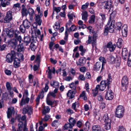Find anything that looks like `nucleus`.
I'll list each match as a JSON object with an SVG mask.
<instances>
[{
	"mask_svg": "<svg viewBox=\"0 0 131 131\" xmlns=\"http://www.w3.org/2000/svg\"><path fill=\"white\" fill-rule=\"evenodd\" d=\"M46 102L47 104L49 105H55L56 104V102L55 101L53 102L50 100L49 99H47Z\"/></svg>",
	"mask_w": 131,
	"mask_h": 131,
	"instance_id": "obj_38",
	"label": "nucleus"
},
{
	"mask_svg": "<svg viewBox=\"0 0 131 131\" xmlns=\"http://www.w3.org/2000/svg\"><path fill=\"white\" fill-rule=\"evenodd\" d=\"M50 109L48 106H44L43 108L42 113L43 114H45L49 112Z\"/></svg>",
	"mask_w": 131,
	"mask_h": 131,
	"instance_id": "obj_32",
	"label": "nucleus"
},
{
	"mask_svg": "<svg viewBox=\"0 0 131 131\" xmlns=\"http://www.w3.org/2000/svg\"><path fill=\"white\" fill-rule=\"evenodd\" d=\"M92 91V94H93V95L94 97L96 96L98 93V89H96V87L95 89L93 90Z\"/></svg>",
	"mask_w": 131,
	"mask_h": 131,
	"instance_id": "obj_50",
	"label": "nucleus"
},
{
	"mask_svg": "<svg viewBox=\"0 0 131 131\" xmlns=\"http://www.w3.org/2000/svg\"><path fill=\"white\" fill-rule=\"evenodd\" d=\"M68 121L69 123L73 127L74 126L76 123V120L74 118L71 117H69Z\"/></svg>",
	"mask_w": 131,
	"mask_h": 131,
	"instance_id": "obj_25",
	"label": "nucleus"
},
{
	"mask_svg": "<svg viewBox=\"0 0 131 131\" xmlns=\"http://www.w3.org/2000/svg\"><path fill=\"white\" fill-rule=\"evenodd\" d=\"M13 7L14 8H17L19 10L20 7V4L19 3H18L15 4L13 6Z\"/></svg>",
	"mask_w": 131,
	"mask_h": 131,
	"instance_id": "obj_62",
	"label": "nucleus"
},
{
	"mask_svg": "<svg viewBox=\"0 0 131 131\" xmlns=\"http://www.w3.org/2000/svg\"><path fill=\"white\" fill-rule=\"evenodd\" d=\"M97 36V35L93 34L92 42V46L93 48H94L95 45L96 44V37Z\"/></svg>",
	"mask_w": 131,
	"mask_h": 131,
	"instance_id": "obj_30",
	"label": "nucleus"
},
{
	"mask_svg": "<svg viewBox=\"0 0 131 131\" xmlns=\"http://www.w3.org/2000/svg\"><path fill=\"white\" fill-rule=\"evenodd\" d=\"M42 16H40L39 15H37V14H35L34 19L35 21L40 26L41 25L42 20L41 19Z\"/></svg>",
	"mask_w": 131,
	"mask_h": 131,
	"instance_id": "obj_13",
	"label": "nucleus"
},
{
	"mask_svg": "<svg viewBox=\"0 0 131 131\" xmlns=\"http://www.w3.org/2000/svg\"><path fill=\"white\" fill-rule=\"evenodd\" d=\"M92 129V131H101L102 130L101 127L99 125L93 126Z\"/></svg>",
	"mask_w": 131,
	"mask_h": 131,
	"instance_id": "obj_29",
	"label": "nucleus"
},
{
	"mask_svg": "<svg viewBox=\"0 0 131 131\" xmlns=\"http://www.w3.org/2000/svg\"><path fill=\"white\" fill-rule=\"evenodd\" d=\"M31 39L30 36H27L24 37L23 42L26 46H27L30 42Z\"/></svg>",
	"mask_w": 131,
	"mask_h": 131,
	"instance_id": "obj_19",
	"label": "nucleus"
},
{
	"mask_svg": "<svg viewBox=\"0 0 131 131\" xmlns=\"http://www.w3.org/2000/svg\"><path fill=\"white\" fill-rule=\"evenodd\" d=\"M76 91H72L71 90H69L68 91L67 93V96L69 97V98H73L74 97V95Z\"/></svg>",
	"mask_w": 131,
	"mask_h": 131,
	"instance_id": "obj_20",
	"label": "nucleus"
},
{
	"mask_svg": "<svg viewBox=\"0 0 131 131\" xmlns=\"http://www.w3.org/2000/svg\"><path fill=\"white\" fill-rule=\"evenodd\" d=\"M124 112L125 109L123 106H118L115 110L116 116L119 118H122L124 116Z\"/></svg>",
	"mask_w": 131,
	"mask_h": 131,
	"instance_id": "obj_4",
	"label": "nucleus"
},
{
	"mask_svg": "<svg viewBox=\"0 0 131 131\" xmlns=\"http://www.w3.org/2000/svg\"><path fill=\"white\" fill-rule=\"evenodd\" d=\"M28 93L27 90H25L23 93V97L22 98H29L28 97Z\"/></svg>",
	"mask_w": 131,
	"mask_h": 131,
	"instance_id": "obj_48",
	"label": "nucleus"
},
{
	"mask_svg": "<svg viewBox=\"0 0 131 131\" xmlns=\"http://www.w3.org/2000/svg\"><path fill=\"white\" fill-rule=\"evenodd\" d=\"M80 97H82L83 98H87L85 95V91H83L82 93L80 95Z\"/></svg>",
	"mask_w": 131,
	"mask_h": 131,
	"instance_id": "obj_60",
	"label": "nucleus"
},
{
	"mask_svg": "<svg viewBox=\"0 0 131 131\" xmlns=\"http://www.w3.org/2000/svg\"><path fill=\"white\" fill-rule=\"evenodd\" d=\"M118 130V131H126L124 127L122 126H119Z\"/></svg>",
	"mask_w": 131,
	"mask_h": 131,
	"instance_id": "obj_64",
	"label": "nucleus"
},
{
	"mask_svg": "<svg viewBox=\"0 0 131 131\" xmlns=\"http://www.w3.org/2000/svg\"><path fill=\"white\" fill-rule=\"evenodd\" d=\"M23 44L21 43L18 46L17 51L18 52L23 51L24 50V48L23 46Z\"/></svg>",
	"mask_w": 131,
	"mask_h": 131,
	"instance_id": "obj_31",
	"label": "nucleus"
},
{
	"mask_svg": "<svg viewBox=\"0 0 131 131\" xmlns=\"http://www.w3.org/2000/svg\"><path fill=\"white\" fill-rule=\"evenodd\" d=\"M116 29L119 30H120L121 29V27L122 25V24L121 22H118L116 23Z\"/></svg>",
	"mask_w": 131,
	"mask_h": 131,
	"instance_id": "obj_45",
	"label": "nucleus"
},
{
	"mask_svg": "<svg viewBox=\"0 0 131 131\" xmlns=\"http://www.w3.org/2000/svg\"><path fill=\"white\" fill-rule=\"evenodd\" d=\"M95 16L94 15H92L89 21V23L90 24L93 23L95 21Z\"/></svg>",
	"mask_w": 131,
	"mask_h": 131,
	"instance_id": "obj_53",
	"label": "nucleus"
},
{
	"mask_svg": "<svg viewBox=\"0 0 131 131\" xmlns=\"http://www.w3.org/2000/svg\"><path fill=\"white\" fill-rule=\"evenodd\" d=\"M20 30L23 33H24L26 29H27L23 26V25H20Z\"/></svg>",
	"mask_w": 131,
	"mask_h": 131,
	"instance_id": "obj_57",
	"label": "nucleus"
},
{
	"mask_svg": "<svg viewBox=\"0 0 131 131\" xmlns=\"http://www.w3.org/2000/svg\"><path fill=\"white\" fill-rule=\"evenodd\" d=\"M113 93L111 90H108L106 92L105 97L106 98H113Z\"/></svg>",
	"mask_w": 131,
	"mask_h": 131,
	"instance_id": "obj_22",
	"label": "nucleus"
},
{
	"mask_svg": "<svg viewBox=\"0 0 131 131\" xmlns=\"http://www.w3.org/2000/svg\"><path fill=\"white\" fill-rule=\"evenodd\" d=\"M23 24L25 28L27 29H28L31 25L30 22L27 19H26L23 21Z\"/></svg>",
	"mask_w": 131,
	"mask_h": 131,
	"instance_id": "obj_21",
	"label": "nucleus"
},
{
	"mask_svg": "<svg viewBox=\"0 0 131 131\" xmlns=\"http://www.w3.org/2000/svg\"><path fill=\"white\" fill-rule=\"evenodd\" d=\"M15 39L17 41V42L18 41H19V45H20L21 43V41L22 40V38L21 36L20 35L19 36H18L16 37H15Z\"/></svg>",
	"mask_w": 131,
	"mask_h": 131,
	"instance_id": "obj_58",
	"label": "nucleus"
},
{
	"mask_svg": "<svg viewBox=\"0 0 131 131\" xmlns=\"http://www.w3.org/2000/svg\"><path fill=\"white\" fill-rule=\"evenodd\" d=\"M129 8L128 7H126L124 9L123 14L124 16L127 17L128 15Z\"/></svg>",
	"mask_w": 131,
	"mask_h": 131,
	"instance_id": "obj_47",
	"label": "nucleus"
},
{
	"mask_svg": "<svg viewBox=\"0 0 131 131\" xmlns=\"http://www.w3.org/2000/svg\"><path fill=\"white\" fill-rule=\"evenodd\" d=\"M76 28V27L74 25H72L69 29H67V31L70 32L71 31H74Z\"/></svg>",
	"mask_w": 131,
	"mask_h": 131,
	"instance_id": "obj_55",
	"label": "nucleus"
},
{
	"mask_svg": "<svg viewBox=\"0 0 131 131\" xmlns=\"http://www.w3.org/2000/svg\"><path fill=\"white\" fill-rule=\"evenodd\" d=\"M23 113L25 114H27L28 115H31L32 113V109L31 107L27 106L23 108Z\"/></svg>",
	"mask_w": 131,
	"mask_h": 131,
	"instance_id": "obj_11",
	"label": "nucleus"
},
{
	"mask_svg": "<svg viewBox=\"0 0 131 131\" xmlns=\"http://www.w3.org/2000/svg\"><path fill=\"white\" fill-rule=\"evenodd\" d=\"M110 12L111 13H110L109 19L107 24L105 26L104 30V35L105 36L107 35L108 32L111 33L113 32L115 29V20H113L111 21V19L112 18H113L115 17L117 13L116 10V9L114 10H113L112 12L111 11Z\"/></svg>",
	"mask_w": 131,
	"mask_h": 131,
	"instance_id": "obj_1",
	"label": "nucleus"
},
{
	"mask_svg": "<svg viewBox=\"0 0 131 131\" xmlns=\"http://www.w3.org/2000/svg\"><path fill=\"white\" fill-rule=\"evenodd\" d=\"M36 10L38 13V14H37V15H39L40 16H42L43 12L41 10L40 7L39 6L37 7Z\"/></svg>",
	"mask_w": 131,
	"mask_h": 131,
	"instance_id": "obj_46",
	"label": "nucleus"
},
{
	"mask_svg": "<svg viewBox=\"0 0 131 131\" xmlns=\"http://www.w3.org/2000/svg\"><path fill=\"white\" fill-rule=\"evenodd\" d=\"M86 62V59L84 57L80 58L79 60V63L77 62L76 63L77 65L83 66L84 65Z\"/></svg>",
	"mask_w": 131,
	"mask_h": 131,
	"instance_id": "obj_16",
	"label": "nucleus"
},
{
	"mask_svg": "<svg viewBox=\"0 0 131 131\" xmlns=\"http://www.w3.org/2000/svg\"><path fill=\"white\" fill-rule=\"evenodd\" d=\"M29 15L30 19L32 20L33 19V15L35 14L34 9L31 8H30L28 9V14Z\"/></svg>",
	"mask_w": 131,
	"mask_h": 131,
	"instance_id": "obj_15",
	"label": "nucleus"
},
{
	"mask_svg": "<svg viewBox=\"0 0 131 131\" xmlns=\"http://www.w3.org/2000/svg\"><path fill=\"white\" fill-rule=\"evenodd\" d=\"M78 79L82 81H84L85 80V78L83 75L82 74H80L79 75Z\"/></svg>",
	"mask_w": 131,
	"mask_h": 131,
	"instance_id": "obj_63",
	"label": "nucleus"
},
{
	"mask_svg": "<svg viewBox=\"0 0 131 131\" xmlns=\"http://www.w3.org/2000/svg\"><path fill=\"white\" fill-rule=\"evenodd\" d=\"M69 87L71 89L73 90L74 91H76V86L75 85L74 82H73L69 84Z\"/></svg>",
	"mask_w": 131,
	"mask_h": 131,
	"instance_id": "obj_52",
	"label": "nucleus"
},
{
	"mask_svg": "<svg viewBox=\"0 0 131 131\" xmlns=\"http://www.w3.org/2000/svg\"><path fill=\"white\" fill-rule=\"evenodd\" d=\"M89 5V4L87 2L85 4L82 5L81 7V9L83 10H86L88 7Z\"/></svg>",
	"mask_w": 131,
	"mask_h": 131,
	"instance_id": "obj_56",
	"label": "nucleus"
},
{
	"mask_svg": "<svg viewBox=\"0 0 131 131\" xmlns=\"http://www.w3.org/2000/svg\"><path fill=\"white\" fill-rule=\"evenodd\" d=\"M92 39L91 36H89L88 37V40L86 41L88 44H90L92 42Z\"/></svg>",
	"mask_w": 131,
	"mask_h": 131,
	"instance_id": "obj_61",
	"label": "nucleus"
},
{
	"mask_svg": "<svg viewBox=\"0 0 131 131\" xmlns=\"http://www.w3.org/2000/svg\"><path fill=\"white\" fill-rule=\"evenodd\" d=\"M101 63L100 62H96L94 65L93 70L95 71H97L100 70L101 67Z\"/></svg>",
	"mask_w": 131,
	"mask_h": 131,
	"instance_id": "obj_17",
	"label": "nucleus"
},
{
	"mask_svg": "<svg viewBox=\"0 0 131 131\" xmlns=\"http://www.w3.org/2000/svg\"><path fill=\"white\" fill-rule=\"evenodd\" d=\"M41 59V55L40 54H37L36 55V61L37 62V64L39 65Z\"/></svg>",
	"mask_w": 131,
	"mask_h": 131,
	"instance_id": "obj_43",
	"label": "nucleus"
},
{
	"mask_svg": "<svg viewBox=\"0 0 131 131\" xmlns=\"http://www.w3.org/2000/svg\"><path fill=\"white\" fill-rule=\"evenodd\" d=\"M16 57L15 52L11 51V52L8 53L6 56V61L9 63H11L14 60Z\"/></svg>",
	"mask_w": 131,
	"mask_h": 131,
	"instance_id": "obj_5",
	"label": "nucleus"
},
{
	"mask_svg": "<svg viewBox=\"0 0 131 131\" xmlns=\"http://www.w3.org/2000/svg\"><path fill=\"white\" fill-rule=\"evenodd\" d=\"M29 99H22L20 103V105L23 106V105L28 103L29 101Z\"/></svg>",
	"mask_w": 131,
	"mask_h": 131,
	"instance_id": "obj_34",
	"label": "nucleus"
},
{
	"mask_svg": "<svg viewBox=\"0 0 131 131\" xmlns=\"http://www.w3.org/2000/svg\"><path fill=\"white\" fill-rule=\"evenodd\" d=\"M128 53V50L126 48H124L122 49V58L124 60H126Z\"/></svg>",
	"mask_w": 131,
	"mask_h": 131,
	"instance_id": "obj_12",
	"label": "nucleus"
},
{
	"mask_svg": "<svg viewBox=\"0 0 131 131\" xmlns=\"http://www.w3.org/2000/svg\"><path fill=\"white\" fill-rule=\"evenodd\" d=\"M106 47L107 48H109L110 51L112 52L115 50L116 45L115 44L113 45L112 42L111 41H110L107 44Z\"/></svg>",
	"mask_w": 131,
	"mask_h": 131,
	"instance_id": "obj_10",
	"label": "nucleus"
},
{
	"mask_svg": "<svg viewBox=\"0 0 131 131\" xmlns=\"http://www.w3.org/2000/svg\"><path fill=\"white\" fill-rule=\"evenodd\" d=\"M44 96V92L42 91L40 93L37 98H43Z\"/></svg>",
	"mask_w": 131,
	"mask_h": 131,
	"instance_id": "obj_59",
	"label": "nucleus"
},
{
	"mask_svg": "<svg viewBox=\"0 0 131 131\" xmlns=\"http://www.w3.org/2000/svg\"><path fill=\"white\" fill-rule=\"evenodd\" d=\"M33 76L31 74H29L28 75L29 81L30 84H32L33 83V86H35L36 84L37 85L38 84V81L37 79H35L34 82L33 80Z\"/></svg>",
	"mask_w": 131,
	"mask_h": 131,
	"instance_id": "obj_8",
	"label": "nucleus"
},
{
	"mask_svg": "<svg viewBox=\"0 0 131 131\" xmlns=\"http://www.w3.org/2000/svg\"><path fill=\"white\" fill-rule=\"evenodd\" d=\"M17 41L16 39L13 38L10 41V44L12 46L15 48L17 45Z\"/></svg>",
	"mask_w": 131,
	"mask_h": 131,
	"instance_id": "obj_27",
	"label": "nucleus"
},
{
	"mask_svg": "<svg viewBox=\"0 0 131 131\" xmlns=\"http://www.w3.org/2000/svg\"><path fill=\"white\" fill-rule=\"evenodd\" d=\"M28 10H27V9L25 7H23L21 10V14L22 16L24 17L25 16H26L28 14Z\"/></svg>",
	"mask_w": 131,
	"mask_h": 131,
	"instance_id": "obj_28",
	"label": "nucleus"
},
{
	"mask_svg": "<svg viewBox=\"0 0 131 131\" xmlns=\"http://www.w3.org/2000/svg\"><path fill=\"white\" fill-rule=\"evenodd\" d=\"M7 33L9 37H12L13 36L14 31L13 30L11 29L10 30H8V31H7Z\"/></svg>",
	"mask_w": 131,
	"mask_h": 131,
	"instance_id": "obj_39",
	"label": "nucleus"
},
{
	"mask_svg": "<svg viewBox=\"0 0 131 131\" xmlns=\"http://www.w3.org/2000/svg\"><path fill=\"white\" fill-rule=\"evenodd\" d=\"M112 81V79L111 74H109L108 75V78L106 80L102 81L100 83V85H97L96 86V89H99L100 90L104 91L107 85V88H109V85L110 84Z\"/></svg>",
	"mask_w": 131,
	"mask_h": 131,
	"instance_id": "obj_2",
	"label": "nucleus"
},
{
	"mask_svg": "<svg viewBox=\"0 0 131 131\" xmlns=\"http://www.w3.org/2000/svg\"><path fill=\"white\" fill-rule=\"evenodd\" d=\"M14 60L13 65L15 68H17L20 67V59L17 58H15Z\"/></svg>",
	"mask_w": 131,
	"mask_h": 131,
	"instance_id": "obj_14",
	"label": "nucleus"
},
{
	"mask_svg": "<svg viewBox=\"0 0 131 131\" xmlns=\"http://www.w3.org/2000/svg\"><path fill=\"white\" fill-rule=\"evenodd\" d=\"M105 5L104 6L105 8L107 10L109 9V13L110 12H112L113 9V6L112 5L111 3L110 2H106L105 3Z\"/></svg>",
	"mask_w": 131,
	"mask_h": 131,
	"instance_id": "obj_9",
	"label": "nucleus"
},
{
	"mask_svg": "<svg viewBox=\"0 0 131 131\" xmlns=\"http://www.w3.org/2000/svg\"><path fill=\"white\" fill-rule=\"evenodd\" d=\"M100 61L101 62H102V64L101 69V72L102 71L104 67V66L105 65V64L106 63V60L105 58L103 57H100L99 59Z\"/></svg>",
	"mask_w": 131,
	"mask_h": 131,
	"instance_id": "obj_23",
	"label": "nucleus"
},
{
	"mask_svg": "<svg viewBox=\"0 0 131 131\" xmlns=\"http://www.w3.org/2000/svg\"><path fill=\"white\" fill-rule=\"evenodd\" d=\"M73 127L69 123L65 124L64 126V128L65 129H68L69 128H72Z\"/></svg>",
	"mask_w": 131,
	"mask_h": 131,
	"instance_id": "obj_49",
	"label": "nucleus"
},
{
	"mask_svg": "<svg viewBox=\"0 0 131 131\" xmlns=\"http://www.w3.org/2000/svg\"><path fill=\"white\" fill-rule=\"evenodd\" d=\"M103 120L105 122H111V120L109 118L108 116V115L107 114H105L103 118Z\"/></svg>",
	"mask_w": 131,
	"mask_h": 131,
	"instance_id": "obj_37",
	"label": "nucleus"
},
{
	"mask_svg": "<svg viewBox=\"0 0 131 131\" xmlns=\"http://www.w3.org/2000/svg\"><path fill=\"white\" fill-rule=\"evenodd\" d=\"M56 95V94L53 92H50L48 95L47 98L51 97H55Z\"/></svg>",
	"mask_w": 131,
	"mask_h": 131,
	"instance_id": "obj_54",
	"label": "nucleus"
},
{
	"mask_svg": "<svg viewBox=\"0 0 131 131\" xmlns=\"http://www.w3.org/2000/svg\"><path fill=\"white\" fill-rule=\"evenodd\" d=\"M12 12L11 11H8L4 18L3 22L5 23H9L13 20Z\"/></svg>",
	"mask_w": 131,
	"mask_h": 131,
	"instance_id": "obj_7",
	"label": "nucleus"
},
{
	"mask_svg": "<svg viewBox=\"0 0 131 131\" xmlns=\"http://www.w3.org/2000/svg\"><path fill=\"white\" fill-rule=\"evenodd\" d=\"M123 40L121 38L118 39V41L117 43V47L119 48H121L122 47V43Z\"/></svg>",
	"mask_w": 131,
	"mask_h": 131,
	"instance_id": "obj_35",
	"label": "nucleus"
},
{
	"mask_svg": "<svg viewBox=\"0 0 131 131\" xmlns=\"http://www.w3.org/2000/svg\"><path fill=\"white\" fill-rule=\"evenodd\" d=\"M115 57L113 55H111L108 57L107 61L110 64H113L115 63Z\"/></svg>",
	"mask_w": 131,
	"mask_h": 131,
	"instance_id": "obj_18",
	"label": "nucleus"
},
{
	"mask_svg": "<svg viewBox=\"0 0 131 131\" xmlns=\"http://www.w3.org/2000/svg\"><path fill=\"white\" fill-rule=\"evenodd\" d=\"M18 129L19 131H22L23 130L24 125L23 122H20L18 124Z\"/></svg>",
	"mask_w": 131,
	"mask_h": 131,
	"instance_id": "obj_44",
	"label": "nucleus"
},
{
	"mask_svg": "<svg viewBox=\"0 0 131 131\" xmlns=\"http://www.w3.org/2000/svg\"><path fill=\"white\" fill-rule=\"evenodd\" d=\"M0 4L2 7H5L9 4V2L7 0H0Z\"/></svg>",
	"mask_w": 131,
	"mask_h": 131,
	"instance_id": "obj_26",
	"label": "nucleus"
},
{
	"mask_svg": "<svg viewBox=\"0 0 131 131\" xmlns=\"http://www.w3.org/2000/svg\"><path fill=\"white\" fill-rule=\"evenodd\" d=\"M30 47L32 51H35L37 48V46L34 42H31L30 45Z\"/></svg>",
	"mask_w": 131,
	"mask_h": 131,
	"instance_id": "obj_40",
	"label": "nucleus"
},
{
	"mask_svg": "<svg viewBox=\"0 0 131 131\" xmlns=\"http://www.w3.org/2000/svg\"><path fill=\"white\" fill-rule=\"evenodd\" d=\"M60 27V24L59 22H56L55 25L53 26V28L56 31H57Z\"/></svg>",
	"mask_w": 131,
	"mask_h": 131,
	"instance_id": "obj_51",
	"label": "nucleus"
},
{
	"mask_svg": "<svg viewBox=\"0 0 131 131\" xmlns=\"http://www.w3.org/2000/svg\"><path fill=\"white\" fill-rule=\"evenodd\" d=\"M128 83V80L126 76H125L122 78L121 81V88L124 91H126L127 89V85Z\"/></svg>",
	"mask_w": 131,
	"mask_h": 131,
	"instance_id": "obj_6",
	"label": "nucleus"
},
{
	"mask_svg": "<svg viewBox=\"0 0 131 131\" xmlns=\"http://www.w3.org/2000/svg\"><path fill=\"white\" fill-rule=\"evenodd\" d=\"M51 85L55 88H58L59 84L57 81H53L50 82Z\"/></svg>",
	"mask_w": 131,
	"mask_h": 131,
	"instance_id": "obj_36",
	"label": "nucleus"
},
{
	"mask_svg": "<svg viewBox=\"0 0 131 131\" xmlns=\"http://www.w3.org/2000/svg\"><path fill=\"white\" fill-rule=\"evenodd\" d=\"M111 122H105L104 128L107 130H109L111 128Z\"/></svg>",
	"mask_w": 131,
	"mask_h": 131,
	"instance_id": "obj_42",
	"label": "nucleus"
},
{
	"mask_svg": "<svg viewBox=\"0 0 131 131\" xmlns=\"http://www.w3.org/2000/svg\"><path fill=\"white\" fill-rule=\"evenodd\" d=\"M82 15V19L85 22H86L88 19V13L86 11H83L81 14Z\"/></svg>",
	"mask_w": 131,
	"mask_h": 131,
	"instance_id": "obj_24",
	"label": "nucleus"
},
{
	"mask_svg": "<svg viewBox=\"0 0 131 131\" xmlns=\"http://www.w3.org/2000/svg\"><path fill=\"white\" fill-rule=\"evenodd\" d=\"M14 111L13 108L12 109L10 108H8V111L7 112V117L8 118H10L12 115V112Z\"/></svg>",
	"mask_w": 131,
	"mask_h": 131,
	"instance_id": "obj_33",
	"label": "nucleus"
},
{
	"mask_svg": "<svg viewBox=\"0 0 131 131\" xmlns=\"http://www.w3.org/2000/svg\"><path fill=\"white\" fill-rule=\"evenodd\" d=\"M6 89L8 91H12V88L11 87L10 83L8 82H6Z\"/></svg>",
	"mask_w": 131,
	"mask_h": 131,
	"instance_id": "obj_41",
	"label": "nucleus"
},
{
	"mask_svg": "<svg viewBox=\"0 0 131 131\" xmlns=\"http://www.w3.org/2000/svg\"><path fill=\"white\" fill-rule=\"evenodd\" d=\"M33 27V28L32 29V31H34L35 34H32V35L31 36V38L32 41H37V38L41 41H42L43 38L44 37V35L43 34L42 35L41 34V32L39 30L37 29V26L36 27Z\"/></svg>",
	"mask_w": 131,
	"mask_h": 131,
	"instance_id": "obj_3",
	"label": "nucleus"
}]
</instances>
